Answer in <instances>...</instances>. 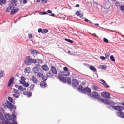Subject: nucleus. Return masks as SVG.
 I'll list each match as a JSON object with an SVG mask.
<instances>
[{
    "label": "nucleus",
    "mask_w": 124,
    "mask_h": 124,
    "mask_svg": "<svg viewBox=\"0 0 124 124\" xmlns=\"http://www.w3.org/2000/svg\"><path fill=\"white\" fill-rule=\"evenodd\" d=\"M101 95L102 97L107 99L109 98V96L110 95L109 93L105 92H102Z\"/></svg>",
    "instance_id": "nucleus-6"
},
{
    "label": "nucleus",
    "mask_w": 124,
    "mask_h": 124,
    "mask_svg": "<svg viewBox=\"0 0 124 124\" xmlns=\"http://www.w3.org/2000/svg\"><path fill=\"white\" fill-rule=\"evenodd\" d=\"M27 2L26 0H23V3L24 4H25Z\"/></svg>",
    "instance_id": "nucleus-62"
},
{
    "label": "nucleus",
    "mask_w": 124,
    "mask_h": 124,
    "mask_svg": "<svg viewBox=\"0 0 124 124\" xmlns=\"http://www.w3.org/2000/svg\"><path fill=\"white\" fill-rule=\"evenodd\" d=\"M66 78L67 77L65 78L63 77L62 78L61 81H62L63 83H64L66 82Z\"/></svg>",
    "instance_id": "nucleus-34"
},
{
    "label": "nucleus",
    "mask_w": 124,
    "mask_h": 124,
    "mask_svg": "<svg viewBox=\"0 0 124 124\" xmlns=\"http://www.w3.org/2000/svg\"><path fill=\"white\" fill-rule=\"evenodd\" d=\"M23 94L25 95H27L28 92L27 91L23 92Z\"/></svg>",
    "instance_id": "nucleus-58"
},
{
    "label": "nucleus",
    "mask_w": 124,
    "mask_h": 124,
    "mask_svg": "<svg viewBox=\"0 0 124 124\" xmlns=\"http://www.w3.org/2000/svg\"><path fill=\"white\" fill-rule=\"evenodd\" d=\"M2 123V124H13L12 123L7 120H5L4 121H3Z\"/></svg>",
    "instance_id": "nucleus-21"
},
{
    "label": "nucleus",
    "mask_w": 124,
    "mask_h": 124,
    "mask_svg": "<svg viewBox=\"0 0 124 124\" xmlns=\"http://www.w3.org/2000/svg\"><path fill=\"white\" fill-rule=\"evenodd\" d=\"M5 116L6 119L8 120H11L12 117L11 116L9 113L5 114Z\"/></svg>",
    "instance_id": "nucleus-12"
},
{
    "label": "nucleus",
    "mask_w": 124,
    "mask_h": 124,
    "mask_svg": "<svg viewBox=\"0 0 124 124\" xmlns=\"http://www.w3.org/2000/svg\"><path fill=\"white\" fill-rule=\"evenodd\" d=\"M6 104L7 108L9 109L10 110L12 111V108L13 107V105L10 102L8 101L7 103Z\"/></svg>",
    "instance_id": "nucleus-7"
},
{
    "label": "nucleus",
    "mask_w": 124,
    "mask_h": 124,
    "mask_svg": "<svg viewBox=\"0 0 124 124\" xmlns=\"http://www.w3.org/2000/svg\"><path fill=\"white\" fill-rule=\"evenodd\" d=\"M120 8L121 11H123L124 10V6L123 5L121 6L120 7Z\"/></svg>",
    "instance_id": "nucleus-45"
},
{
    "label": "nucleus",
    "mask_w": 124,
    "mask_h": 124,
    "mask_svg": "<svg viewBox=\"0 0 124 124\" xmlns=\"http://www.w3.org/2000/svg\"><path fill=\"white\" fill-rule=\"evenodd\" d=\"M21 79L22 81H25V78L23 76H21Z\"/></svg>",
    "instance_id": "nucleus-51"
},
{
    "label": "nucleus",
    "mask_w": 124,
    "mask_h": 124,
    "mask_svg": "<svg viewBox=\"0 0 124 124\" xmlns=\"http://www.w3.org/2000/svg\"><path fill=\"white\" fill-rule=\"evenodd\" d=\"M78 89L79 90V91H81L82 93H85V92L89 93H91L90 89L87 87H86L85 88H84L82 86L80 85L78 88Z\"/></svg>",
    "instance_id": "nucleus-2"
},
{
    "label": "nucleus",
    "mask_w": 124,
    "mask_h": 124,
    "mask_svg": "<svg viewBox=\"0 0 124 124\" xmlns=\"http://www.w3.org/2000/svg\"><path fill=\"white\" fill-rule=\"evenodd\" d=\"M116 6L117 7H118L119 6V2H117L115 3Z\"/></svg>",
    "instance_id": "nucleus-57"
},
{
    "label": "nucleus",
    "mask_w": 124,
    "mask_h": 124,
    "mask_svg": "<svg viewBox=\"0 0 124 124\" xmlns=\"http://www.w3.org/2000/svg\"><path fill=\"white\" fill-rule=\"evenodd\" d=\"M17 1V0H11L10 2L11 4L16 6L17 5L16 2Z\"/></svg>",
    "instance_id": "nucleus-14"
},
{
    "label": "nucleus",
    "mask_w": 124,
    "mask_h": 124,
    "mask_svg": "<svg viewBox=\"0 0 124 124\" xmlns=\"http://www.w3.org/2000/svg\"><path fill=\"white\" fill-rule=\"evenodd\" d=\"M89 68L90 70L93 71V72H95L96 70L95 68L93 66H90L89 67Z\"/></svg>",
    "instance_id": "nucleus-24"
},
{
    "label": "nucleus",
    "mask_w": 124,
    "mask_h": 124,
    "mask_svg": "<svg viewBox=\"0 0 124 124\" xmlns=\"http://www.w3.org/2000/svg\"><path fill=\"white\" fill-rule=\"evenodd\" d=\"M100 100L105 104L107 105H109L111 106L114 109L118 110L119 112H117L116 113V114L117 116L122 118H124V113L122 112V110H124V107L119 106H112L113 105L116 104V103L111 101L108 100L101 99Z\"/></svg>",
    "instance_id": "nucleus-1"
},
{
    "label": "nucleus",
    "mask_w": 124,
    "mask_h": 124,
    "mask_svg": "<svg viewBox=\"0 0 124 124\" xmlns=\"http://www.w3.org/2000/svg\"><path fill=\"white\" fill-rule=\"evenodd\" d=\"M28 97H31L32 95V93L31 92H29L27 94Z\"/></svg>",
    "instance_id": "nucleus-48"
},
{
    "label": "nucleus",
    "mask_w": 124,
    "mask_h": 124,
    "mask_svg": "<svg viewBox=\"0 0 124 124\" xmlns=\"http://www.w3.org/2000/svg\"><path fill=\"white\" fill-rule=\"evenodd\" d=\"M92 35L95 37H96L97 36L96 35L95 33H93L92 34Z\"/></svg>",
    "instance_id": "nucleus-63"
},
{
    "label": "nucleus",
    "mask_w": 124,
    "mask_h": 124,
    "mask_svg": "<svg viewBox=\"0 0 124 124\" xmlns=\"http://www.w3.org/2000/svg\"><path fill=\"white\" fill-rule=\"evenodd\" d=\"M13 91L14 93H16V94H19V93H18L19 91H18L17 90L14 89L13 90Z\"/></svg>",
    "instance_id": "nucleus-43"
},
{
    "label": "nucleus",
    "mask_w": 124,
    "mask_h": 124,
    "mask_svg": "<svg viewBox=\"0 0 124 124\" xmlns=\"http://www.w3.org/2000/svg\"><path fill=\"white\" fill-rule=\"evenodd\" d=\"M13 96L15 97L16 98H18L19 97V96H18L15 94H12Z\"/></svg>",
    "instance_id": "nucleus-54"
},
{
    "label": "nucleus",
    "mask_w": 124,
    "mask_h": 124,
    "mask_svg": "<svg viewBox=\"0 0 124 124\" xmlns=\"http://www.w3.org/2000/svg\"><path fill=\"white\" fill-rule=\"evenodd\" d=\"M47 12L49 13H52V11L49 10H48L47 11Z\"/></svg>",
    "instance_id": "nucleus-61"
},
{
    "label": "nucleus",
    "mask_w": 124,
    "mask_h": 124,
    "mask_svg": "<svg viewBox=\"0 0 124 124\" xmlns=\"http://www.w3.org/2000/svg\"><path fill=\"white\" fill-rule=\"evenodd\" d=\"M31 58L30 56H27L25 57L24 61V63L27 66H29L31 64Z\"/></svg>",
    "instance_id": "nucleus-4"
},
{
    "label": "nucleus",
    "mask_w": 124,
    "mask_h": 124,
    "mask_svg": "<svg viewBox=\"0 0 124 124\" xmlns=\"http://www.w3.org/2000/svg\"><path fill=\"white\" fill-rule=\"evenodd\" d=\"M104 41L106 43H108V39L106 38H104L103 39Z\"/></svg>",
    "instance_id": "nucleus-47"
},
{
    "label": "nucleus",
    "mask_w": 124,
    "mask_h": 124,
    "mask_svg": "<svg viewBox=\"0 0 124 124\" xmlns=\"http://www.w3.org/2000/svg\"><path fill=\"white\" fill-rule=\"evenodd\" d=\"M101 68L103 70H105L107 68V67L105 65H102L101 66Z\"/></svg>",
    "instance_id": "nucleus-39"
},
{
    "label": "nucleus",
    "mask_w": 124,
    "mask_h": 124,
    "mask_svg": "<svg viewBox=\"0 0 124 124\" xmlns=\"http://www.w3.org/2000/svg\"><path fill=\"white\" fill-rule=\"evenodd\" d=\"M23 87L22 86H20L18 87V89L20 91H23Z\"/></svg>",
    "instance_id": "nucleus-40"
},
{
    "label": "nucleus",
    "mask_w": 124,
    "mask_h": 124,
    "mask_svg": "<svg viewBox=\"0 0 124 124\" xmlns=\"http://www.w3.org/2000/svg\"><path fill=\"white\" fill-rule=\"evenodd\" d=\"M46 76L47 77L51 78L53 76L52 73L49 71L46 73Z\"/></svg>",
    "instance_id": "nucleus-19"
},
{
    "label": "nucleus",
    "mask_w": 124,
    "mask_h": 124,
    "mask_svg": "<svg viewBox=\"0 0 124 124\" xmlns=\"http://www.w3.org/2000/svg\"><path fill=\"white\" fill-rule=\"evenodd\" d=\"M100 80V83L102 84L105 87L107 88L109 87V86L107 84L106 82L104 80L101 79Z\"/></svg>",
    "instance_id": "nucleus-5"
},
{
    "label": "nucleus",
    "mask_w": 124,
    "mask_h": 124,
    "mask_svg": "<svg viewBox=\"0 0 124 124\" xmlns=\"http://www.w3.org/2000/svg\"><path fill=\"white\" fill-rule=\"evenodd\" d=\"M100 58L102 60H104L105 59V58L104 56H101L100 57Z\"/></svg>",
    "instance_id": "nucleus-56"
},
{
    "label": "nucleus",
    "mask_w": 124,
    "mask_h": 124,
    "mask_svg": "<svg viewBox=\"0 0 124 124\" xmlns=\"http://www.w3.org/2000/svg\"><path fill=\"white\" fill-rule=\"evenodd\" d=\"M41 1L42 4H45L47 2V0H42Z\"/></svg>",
    "instance_id": "nucleus-42"
},
{
    "label": "nucleus",
    "mask_w": 124,
    "mask_h": 124,
    "mask_svg": "<svg viewBox=\"0 0 124 124\" xmlns=\"http://www.w3.org/2000/svg\"><path fill=\"white\" fill-rule=\"evenodd\" d=\"M29 37L31 39L32 38V35L31 34L30 35H29Z\"/></svg>",
    "instance_id": "nucleus-60"
},
{
    "label": "nucleus",
    "mask_w": 124,
    "mask_h": 124,
    "mask_svg": "<svg viewBox=\"0 0 124 124\" xmlns=\"http://www.w3.org/2000/svg\"><path fill=\"white\" fill-rule=\"evenodd\" d=\"M14 80V78L12 77L9 80V82L8 85V86L10 87L12 84Z\"/></svg>",
    "instance_id": "nucleus-11"
},
{
    "label": "nucleus",
    "mask_w": 124,
    "mask_h": 124,
    "mask_svg": "<svg viewBox=\"0 0 124 124\" xmlns=\"http://www.w3.org/2000/svg\"><path fill=\"white\" fill-rule=\"evenodd\" d=\"M87 94L88 96L89 97V96H90V98L93 97L95 98L99 99L100 97V95L98 93L94 91L91 94Z\"/></svg>",
    "instance_id": "nucleus-3"
},
{
    "label": "nucleus",
    "mask_w": 124,
    "mask_h": 124,
    "mask_svg": "<svg viewBox=\"0 0 124 124\" xmlns=\"http://www.w3.org/2000/svg\"><path fill=\"white\" fill-rule=\"evenodd\" d=\"M42 78L43 81H45L47 80V77H46L45 75H43Z\"/></svg>",
    "instance_id": "nucleus-32"
},
{
    "label": "nucleus",
    "mask_w": 124,
    "mask_h": 124,
    "mask_svg": "<svg viewBox=\"0 0 124 124\" xmlns=\"http://www.w3.org/2000/svg\"><path fill=\"white\" fill-rule=\"evenodd\" d=\"M51 70L53 73L56 74L57 73V71L56 69L54 66L51 67Z\"/></svg>",
    "instance_id": "nucleus-15"
},
{
    "label": "nucleus",
    "mask_w": 124,
    "mask_h": 124,
    "mask_svg": "<svg viewBox=\"0 0 124 124\" xmlns=\"http://www.w3.org/2000/svg\"><path fill=\"white\" fill-rule=\"evenodd\" d=\"M69 74V72H67L66 73L64 72L63 73V75L64 76H67Z\"/></svg>",
    "instance_id": "nucleus-44"
},
{
    "label": "nucleus",
    "mask_w": 124,
    "mask_h": 124,
    "mask_svg": "<svg viewBox=\"0 0 124 124\" xmlns=\"http://www.w3.org/2000/svg\"><path fill=\"white\" fill-rule=\"evenodd\" d=\"M19 10L18 8L14 9L13 8L11 11L10 14L12 15L17 12Z\"/></svg>",
    "instance_id": "nucleus-13"
},
{
    "label": "nucleus",
    "mask_w": 124,
    "mask_h": 124,
    "mask_svg": "<svg viewBox=\"0 0 124 124\" xmlns=\"http://www.w3.org/2000/svg\"><path fill=\"white\" fill-rule=\"evenodd\" d=\"M46 84L44 81H41L40 84V86L41 88H45L46 87Z\"/></svg>",
    "instance_id": "nucleus-16"
},
{
    "label": "nucleus",
    "mask_w": 124,
    "mask_h": 124,
    "mask_svg": "<svg viewBox=\"0 0 124 124\" xmlns=\"http://www.w3.org/2000/svg\"><path fill=\"white\" fill-rule=\"evenodd\" d=\"M0 119L1 120H3L4 119L3 115L1 112H0Z\"/></svg>",
    "instance_id": "nucleus-29"
},
{
    "label": "nucleus",
    "mask_w": 124,
    "mask_h": 124,
    "mask_svg": "<svg viewBox=\"0 0 124 124\" xmlns=\"http://www.w3.org/2000/svg\"><path fill=\"white\" fill-rule=\"evenodd\" d=\"M12 116L13 121H14L16 119V116L14 113H12Z\"/></svg>",
    "instance_id": "nucleus-25"
},
{
    "label": "nucleus",
    "mask_w": 124,
    "mask_h": 124,
    "mask_svg": "<svg viewBox=\"0 0 124 124\" xmlns=\"http://www.w3.org/2000/svg\"><path fill=\"white\" fill-rule=\"evenodd\" d=\"M65 41L68 42H69L70 43H73V41L70 39H68L67 38H65Z\"/></svg>",
    "instance_id": "nucleus-35"
},
{
    "label": "nucleus",
    "mask_w": 124,
    "mask_h": 124,
    "mask_svg": "<svg viewBox=\"0 0 124 124\" xmlns=\"http://www.w3.org/2000/svg\"><path fill=\"white\" fill-rule=\"evenodd\" d=\"M42 69L44 70H48V68L46 65H43L42 67Z\"/></svg>",
    "instance_id": "nucleus-20"
},
{
    "label": "nucleus",
    "mask_w": 124,
    "mask_h": 124,
    "mask_svg": "<svg viewBox=\"0 0 124 124\" xmlns=\"http://www.w3.org/2000/svg\"><path fill=\"white\" fill-rule=\"evenodd\" d=\"M30 68L27 67L26 68L24 69V72L25 73H29L30 72Z\"/></svg>",
    "instance_id": "nucleus-22"
},
{
    "label": "nucleus",
    "mask_w": 124,
    "mask_h": 124,
    "mask_svg": "<svg viewBox=\"0 0 124 124\" xmlns=\"http://www.w3.org/2000/svg\"><path fill=\"white\" fill-rule=\"evenodd\" d=\"M80 12V11L78 12V11L76 12V14L78 16H79L80 17H82L83 16V14L82 13L81 14H80L79 13Z\"/></svg>",
    "instance_id": "nucleus-23"
},
{
    "label": "nucleus",
    "mask_w": 124,
    "mask_h": 124,
    "mask_svg": "<svg viewBox=\"0 0 124 124\" xmlns=\"http://www.w3.org/2000/svg\"><path fill=\"white\" fill-rule=\"evenodd\" d=\"M63 77H62V76H60V75H59L58 77V78L61 81L62 79V78Z\"/></svg>",
    "instance_id": "nucleus-55"
},
{
    "label": "nucleus",
    "mask_w": 124,
    "mask_h": 124,
    "mask_svg": "<svg viewBox=\"0 0 124 124\" xmlns=\"http://www.w3.org/2000/svg\"><path fill=\"white\" fill-rule=\"evenodd\" d=\"M39 69L37 67H34L32 69L33 72L35 74L38 73L39 71Z\"/></svg>",
    "instance_id": "nucleus-18"
},
{
    "label": "nucleus",
    "mask_w": 124,
    "mask_h": 124,
    "mask_svg": "<svg viewBox=\"0 0 124 124\" xmlns=\"http://www.w3.org/2000/svg\"><path fill=\"white\" fill-rule=\"evenodd\" d=\"M34 84L31 85V86L30 87L31 90H33V89L34 88Z\"/></svg>",
    "instance_id": "nucleus-52"
},
{
    "label": "nucleus",
    "mask_w": 124,
    "mask_h": 124,
    "mask_svg": "<svg viewBox=\"0 0 124 124\" xmlns=\"http://www.w3.org/2000/svg\"><path fill=\"white\" fill-rule=\"evenodd\" d=\"M48 32V30L47 29H43L42 31V34H45L47 33Z\"/></svg>",
    "instance_id": "nucleus-37"
},
{
    "label": "nucleus",
    "mask_w": 124,
    "mask_h": 124,
    "mask_svg": "<svg viewBox=\"0 0 124 124\" xmlns=\"http://www.w3.org/2000/svg\"><path fill=\"white\" fill-rule=\"evenodd\" d=\"M14 6L10 4L9 7L7 8L6 10V11L8 12H9L12 8H15Z\"/></svg>",
    "instance_id": "nucleus-10"
},
{
    "label": "nucleus",
    "mask_w": 124,
    "mask_h": 124,
    "mask_svg": "<svg viewBox=\"0 0 124 124\" xmlns=\"http://www.w3.org/2000/svg\"><path fill=\"white\" fill-rule=\"evenodd\" d=\"M4 73V71L1 70L0 71V78H1L3 76V74Z\"/></svg>",
    "instance_id": "nucleus-33"
},
{
    "label": "nucleus",
    "mask_w": 124,
    "mask_h": 124,
    "mask_svg": "<svg viewBox=\"0 0 124 124\" xmlns=\"http://www.w3.org/2000/svg\"><path fill=\"white\" fill-rule=\"evenodd\" d=\"M37 61H38V62H37L38 63H42V60H41L40 59H37Z\"/></svg>",
    "instance_id": "nucleus-49"
},
{
    "label": "nucleus",
    "mask_w": 124,
    "mask_h": 124,
    "mask_svg": "<svg viewBox=\"0 0 124 124\" xmlns=\"http://www.w3.org/2000/svg\"><path fill=\"white\" fill-rule=\"evenodd\" d=\"M110 59L112 61L114 62L115 61V59L112 55H111L110 57Z\"/></svg>",
    "instance_id": "nucleus-38"
},
{
    "label": "nucleus",
    "mask_w": 124,
    "mask_h": 124,
    "mask_svg": "<svg viewBox=\"0 0 124 124\" xmlns=\"http://www.w3.org/2000/svg\"><path fill=\"white\" fill-rule=\"evenodd\" d=\"M37 75L38 77H39L40 78H42L43 76V75L42 74L39 73H38L37 74Z\"/></svg>",
    "instance_id": "nucleus-30"
},
{
    "label": "nucleus",
    "mask_w": 124,
    "mask_h": 124,
    "mask_svg": "<svg viewBox=\"0 0 124 124\" xmlns=\"http://www.w3.org/2000/svg\"><path fill=\"white\" fill-rule=\"evenodd\" d=\"M43 31V30L41 28H39L38 29V32L39 33L41 32L42 33V31Z\"/></svg>",
    "instance_id": "nucleus-50"
},
{
    "label": "nucleus",
    "mask_w": 124,
    "mask_h": 124,
    "mask_svg": "<svg viewBox=\"0 0 124 124\" xmlns=\"http://www.w3.org/2000/svg\"><path fill=\"white\" fill-rule=\"evenodd\" d=\"M93 88L95 90H97L98 89V87L96 85H93Z\"/></svg>",
    "instance_id": "nucleus-46"
},
{
    "label": "nucleus",
    "mask_w": 124,
    "mask_h": 124,
    "mask_svg": "<svg viewBox=\"0 0 124 124\" xmlns=\"http://www.w3.org/2000/svg\"><path fill=\"white\" fill-rule=\"evenodd\" d=\"M32 80L33 83L35 84L37 83L38 82V79L36 78L34 76H33L32 77Z\"/></svg>",
    "instance_id": "nucleus-17"
},
{
    "label": "nucleus",
    "mask_w": 124,
    "mask_h": 124,
    "mask_svg": "<svg viewBox=\"0 0 124 124\" xmlns=\"http://www.w3.org/2000/svg\"><path fill=\"white\" fill-rule=\"evenodd\" d=\"M23 85L24 86L27 87L29 86V84L28 83H26V82L24 81Z\"/></svg>",
    "instance_id": "nucleus-28"
},
{
    "label": "nucleus",
    "mask_w": 124,
    "mask_h": 124,
    "mask_svg": "<svg viewBox=\"0 0 124 124\" xmlns=\"http://www.w3.org/2000/svg\"><path fill=\"white\" fill-rule=\"evenodd\" d=\"M66 82L67 81L69 84H71V79L69 78H66Z\"/></svg>",
    "instance_id": "nucleus-27"
},
{
    "label": "nucleus",
    "mask_w": 124,
    "mask_h": 124,
    "mask_svg": "<svg viewBox=\"0 0 124 124\" xmlns=\"http://www.w3.org/2000/svg\"><path fill=\"white\" fill-rule=\"evenodd\" d=\"M64 70L66 72H67L68 71V69L66 67H65L63 68Z\"/></svg>",
    "instance_id": "nucleus-53"
},
{
    "label": "nucleus",
    "mask_w": 124,
    "mask_h": 124,
    "mask_svg": "<svg viewBox=\"0 0 124 124\" xmlns=\"http://www.w3.org/2000/svg\"><path fill=\"white\" fill-rule=\"evenodd\" d=\"M105 58L107 59H109V57L110 55L109 54H105Z\"/></svg>",
    "instance_id": "nucleus-41"
},
{
    "label": "nucleus",
    "mask_w": 124,
    "mask_h": 124,
    "mask_svg": "<svg viewBox=\"0 0 124 124\" xmlns=\"http://www.w3.org/2000/svg\"><path fill=\"white\" fill-rule=\"evenodd\" d=\"M6 1L4 0H0V5H2L3 4H5Z\"/></svg>",
    "instance_id": "nucleus-31"
},
{
    "label": "nucleus",
    "mask_w": 124,
    "mask_h": 124,
    "mask_svg": "<svg viewBox=\"0 0 124 124\" xmlns=\"http://www.w3.org/2000/svg\"><path fill=\"white\" fill-rule=\"evenodd\" d=\"M72 85L75 87H77L79 85L78 81L75 79H73L72 80Z\"/></svg>",
    "instance_id": "nucleus-8"
},
{
    "label": "nucleus",
    "mask_w": 124,
    "mask_h": 124,
    "mask_svg": "<svg viewBox=\"0 0 124 124\" xmlns=\"http://www.w3.org/2000/svg\"><path fill=\"white\" fill-rule=\"evenodd\" d=\"M31 64L32 63L35 64L37 62V61L36 59H33L31 58Z\"/></svg>",
    "instance_id": "nucleus-26"
},
{
    "label": "nucleus",
    "mask_w": 124,
    "mask_h": 124,
    "mask_svg": "<svg viewBox=\"0 0 124 124\" xmlns=\"http://www.w3.org/2000/svg\"><path fill=\"white\" fill-rule=\"evenodd\" d=\"M84 20L85 21V22H88V21H89V20L88 19H87L86 18H85Z\"/></svg>",
    "instance_id": "nucleus-64"
},
{
    "label": "nucleus",
    "mask_w": 124,
    "mask_h": 124,
    "mask_svg": "<svg viewBox=\"0 0 124 124\" xmlns=\"http://www.w3.org/2000/svg\"><path fill=\"white\" fill-rule=\"evenodd\" d=\"M30 51L32 54L36 55L40 54L39 52L33 49H30Z\"/></svg>",
    "instance_id": "nucleus-9"
},
{
    "label": "nucleus",
    "mask_w": 124,
    "mask_h": 124,
    "mask_svg": "<svg viewBox=\"0 0 124 124\" xmlns=\"http://www.w3.org/2000/svg\"><path fill=\"white\" fill-rule=\"evenodd\" d=\"M8 100L11 102L14 103V102H15V101H13V99L11 97H8Z\"/></svg>",
    "instance_id": "nucleus-36"
},
{
    "label": "nucleus",
    "mask_w": 124,
    "mask_h": 124,
    "mask_svg": "<svg viewBox=\"0 0 124 124\" xmlns=\"http://www.w3.org/2000/svg\"><path fill=\"white\" fill-rule=\"evenodd\" d=\"M42 15L48 14V13L46 12H41Z\"/></svg>",
    "instance_id": "nucleus-59"
}]
</instances>
